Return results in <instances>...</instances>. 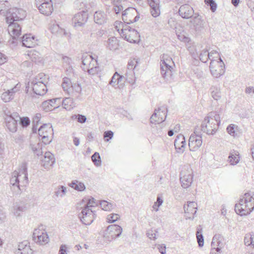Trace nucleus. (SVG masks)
Returning a JSON list of instances; mask_svg holds the SVG:
<instances>
[{"label":"nucleus","instance_id":"e433bc0d","mask_svg":"<svg viewBox=\"0 0 254 254\" xmlns=\"http://www.w3.org/2000/svg\"><path fill=\"white\" fill-rule=\"evenodd\" d=\"M222 237L220 234L215 235L212 239V241L217 243V247L216 248V252L220 253L221 250L223 247V244L222 242Z\"/></svg>","mask_w":254,"mask_h":254},{"label":"nucleus","instance_id":"8fccbe9b","mask_svg":"<svg viewBox=\"0 0 254 254\" xmlns=\"http://www.w3.org/2000/svg\"><path fill=\"white\" fill-rule=\"evenodd\" d=\"M63 60L64 66H67L66 67L67 70L69 71V72H71L72 69L71 65V59L68 57L64 56L63 57Z\"/></svg>","mask_w":254,"mask_h":254},{"label":"nucleus","instance_id":"a878e982","mask_svg":"<svg viewBox=\"0 0 254 254\" xmlns=\"http://www.w3.org/2000/svg\"><path fill=\"white\" fill-rule=\"evenodd\" d=\"M19 41L22 42L23 46L27 48H32L37 44L35 36L30 34L24 35L21 41Z\"/></svg>","mask_w":254,"mask_h":254},{"label":"nucleus","instance_id":"09e8293b","mask_svg":"<svg viewBox=\"0 0 254 254\" xmlns=\"http://www.w3.org/2000/svg\"><path fill=\"white\" fill-rule=\"evenodd\" d=\"M66 189L65 187L61 186L55 191V195L57 197H63L66 192Z\"/></svg>","mask_w":254,"mask_h":254},{"label":"nucleus","instance_id":"a211bd4d","mask_svg":"<svg viewBox=\"0 0 254 254\" xmlns=\"http://www.w3.org/2000/svg\"><path fill=\"white\" fill-rule=\"evenodd\" d=\"M88 18L86 11H82L75 14L72 19V23L75 27H81L85 24Z\"/></svg>","mask_w":254,"mask_h":254},{"label":"nucleus","instance_id":"f3484780","mask_svg":"<svg viewBox=\"0 0 254 254\" xmlns=\"http://www.w3.org/2000/svg\"><path fill=\"white\" fill-rule=\"evenodd\" d=\"M33 239L37 244L41 245L48 243L49 239L47 233L44 231L35 229L33 234Z\"/></svg>","mask_w":254,"mask_h":254},{"label":"nucleus","instance_id":"79ce46f5","mask_svg":"<svg viewBox=\"0 0 254 254\" xmlns=\"http://www.w3.org/2000/svg\"><path fill=\"white\" fill-rule=\"evenodd\" d=\"M239 155L238 152H235L234 154L232 153H230L229 159L231 165H234L238 163L240 160Z\"/></svg>","mask_w":254,"mask_h":254},{"label":"nucleus","instance_id":"49530a36","mask_svg":"<svg viewBox=\"0 0 254 254\" xmlns=\"http://www.w3.org/2000/svg\"><path fill=\"white\" fill-rule=\"evenodd\" d=\"M91 160L94 164L99 167L101 165V159L99 153L97 152H95L91 156Z\"/></svg>","mask_w":254,"mask_h":254},{"label":"nucleus","instance_id":"6ab92c4d","mask_svg":"<svg viewBox=\"0 0 254 254\" xmlns=\"http://www.w3.org/2000/svg\"><path fill=\"white\" fill-rule=\"evenodd\" d=\"M197 203L194 201H189L187 205H184L185 217L186 219L192 220L197 211Z\"/></svg>","mask_w":254,"mask_h":254},{"label":"nucleus","instance_id":"f8f14e48","mask_svg":"<svg viewBox=\"0 0 254 254\" xmlns=\"http://www.w3.org/2000/svg\"><path fill=\"white\" fill-rule=\"evenodd\" d=\"M78 217L83 224L90 225L96 217V211L88 207H83L81 213L78 214Z\"/></svg>","mask_w":254,"mask_h":254},{"label":"nucleus","instance_id":"f03ea898","mask_svg":"<svg viewBox=\"0 0 254 254\" xmlns=\"http://www.w3.org/2000/svg\"><path fill=\"white\" fill-rule=\"evenodd\" d=\"M141 64L140 59L134 58L129 59L127 65L125 76L119 74L116 72L112 77L109 84L115 86L120 83L123 80H126L129 83L133 84L138 76V71Z\"/></svg>","mask_w":254,"mask_h":254},{"label":"nucleus","instance_id":"603ef678","mask_svg":"<svg viewBox=\"0 0 254 254\" xmlns=\"http://www.w3.org/2000/svg\"><path fill=\"white\" fill-rule=\"evenodd\" d=\"M71 118L73 120H77L78 122L81 124L85 123L87 120L86 116L80 114L73 115L71 116Z\"/></svg>","mask_w":254,"mask_h":254},{"label":"nucleus","instance_id":"e2e57ef3","mask_svg":"<svg viewBox=\"0 0 254 254\" xmlns=\"http://www.w3.org/2000/svg\"><path fill=\"white\" fill-rule=\"evenodd\" d=\"M114 135V133L111 130L106 131L104 132V138L106 141H109L112 138Z\"/></svg>","mask_w":254,"mask_h":254},{"label":"nucleus","instance_id":"052dcab7","mask_svg":"<svg viewBox=\"0 0 254 254\" xmlns=\"http://www.w3.org/2000/svg\"><path fill=\"white\" fill-rule=\"evenodd\" d=\"M15 254H32L33 251L28 244L23 250H22L21 252H19V251H17V252H15Z\"/></svg>","mask_w":254,"mask_h":254},{"label":"nucleus","instance_id":"0eeeda50","mask_svg":"<svg viewBox=\"0 0 254 254\" xmlns=\"http://www.w3.org/2000/svg\"><path fill=\"white\" fill-rule=\"evenodd\" d=\"M129 24L120 22L119 23V27H122L121 34L123 37L130 43H136L140 37L139 33L134 28H132Z\"/></svg>","mask_w":254,"mask_h":254},{"label":"nucleus","instance_id":"680f3d73","mask_svg":"<svg viewBox=\"0 0 254 254\" xmlns=\"http://www.w3.org/2000/svg\"><path fill=\"white\" fill-rule=\"evenodd\" d=\"M158 233L157 231L155 229L154 230H149L146 233L147 236L150 239L155 240L156 239V233Z\"/></svg>","mask_w":254,"mask_h":254},{"label":"nucleus","instance_id":"ea45409f","mask_svg":"<svg viewBox=\"0 0 254 254\" xmlns=\"http://www.w3.org/2000/svg\"><path fill=\"white\" fill-rule=\"evenodd\" d=\"M14 213L16 216L20 215V213L25 211L26 207L23 203L16 202L14 205Z\"/></svg>","mask_w":254,"mask_h":254},{"label":"nucleus","instance_id":"7c9ffc66","mask_svg":"<svg viewBox=\"0 0 254 254\" xmlns=\"http://www.w3.org/2000/svg\"><path fill=\"white\" fill-rule=\"evenodd\" d=\"M214 54L217 53L213 51L209 53L207 50H203L199 55V59L202 62L205 63L207 62L208 59H209L210 61L211 60H214L213 58H211L212 55Z\"/></svg>","mask_w":254,"mask_h":254},{"label":"nucleus","instance_id":"412c9836","mask_svg":"<svg viewBox=\"0 0 254 254\" xmlns=\"http://www.w3.org/2000/svg\"><path fill=\"white\" fill-rule=\"evenodd\" d=\"M235 210L238 214L241 216L246 215L250 213V210H248L246 206L244 195L240 199L239 202L235 204Z\"/></svg>","mask_w":254,"mask_h":254},{"label":"nucleus","instance_id":"f704fd0d","mask_svg":"<svg viewBox=\"0 0 254 254\" xmlns=\"http://www.w3.org/2000/svg\"><path fill=\"white\" fill-rule=\"evenodd\" d=\"M62 105L65 110L70 111L75 107V103L71 98H65L62 101Z\"/></svg>","mask_w":254,"mask_h":254},{"label":"nucleus","instance_id":"cd10ccee","mask_svg":"<svg viewBox=\"0 0 254 254\" xmlns=\"http://www.w3.org/2000/svg\"><path fill=\"white\" fill-rule=\"evenodd\" d=\"M40 12L44 15H50L53 11V2L45 3V4L37 6Z\"/></svg>","mask_w":254,"mask_h":254},{"label":"nucleus","instance_id":"a18cd8bd","mask_svg":"<svg viewBox=\"0 0 254 254\" xmlns=\"http://www.w3.org/2000/svg\"><path fill=\"white\" fill-rule=\"evenodd\" d=\"M9 2L7 0L0 1V13L5 15L6 12L9 8Z\"/></svg>","mask_w":254,"mask_h":254},{"label":"nucleus","instance_id":"a19ab883","mask_svg":"<svg viewBox=\"0 0 254 254\" xmlns=\"http://www.w3.org/2000/svg\"><path fill=\"white\" fill-rule=\"evenodd\" d=\"M94 58L91 55L87 53L83 54L82 56V65L81 66H86L87 65H89Z\"/></svg>","mask_w":254,"mask_h":254},{"label":"nucleus","instance_id":"6e6d98bb","mask_svg":"<svg viewBox=\"0 0 254 254\" xmlns=\"http://www.w3.org/2000/svg\"><path fill=\"white\" fill-rule=\"evenodd\" d=\"M54 105L50 103L48 100L44 101L42 104V109L46 112L51 111Z\"/></svg>","mask_w":254,"mask_h":254},{"label":"nucleus","instance_id":"de8ad7c7","mask_svg":"<svg viewBox=\"0 0 254 254\" xmlns=\"http://www.w3.org/2000/svg\"><path fill=\"white\" fill-rule=\"evenodd\" d=\"M83 201H86L87 203L84 205L83 207H88L90 208L92 207L97 205L96 199L92 197L88 198H85L83 200Z\"/></svg>","mask_w":254,"mask_h":254},{"label":"nucleus","instance_id":"473e14b6","mask_svg":"<svg viewBox=\"0 0 254 254\" xmlns=\"http://www.w3.org/2000/svg\"><path fill=\"white\" fill-rule=\"evenodd\" d=\"M244 198L248 210H250L251 213L254 209V198L251 195L250 193L247 192L245 193Z\"/></svg>","mask_w":254,"mask_h":254},{"label":"nucleus","instance_id":"c9c22d12","mask_svg":"<svg viewBox=\"0 0 254 254\" xmlns=\"http://www.w3.org/2000/svg\"><path fill=\"white\" fill-rule=\"evenodd\" d=\"M196 235L198 246L202 247L204 245V239L202 235V228L201 225H199L197 227Z\"/></svg>","mask_w":254,"mask_h":254},{"label":"nucleus","instance_id":"69168bd1","mask_svg":"<svg viewBox=\"0 0 254 254\" xmlns=\"http://www.w3.org/2000/svg\"><path fill=\"white\" fill-rule=\"evenodd\" d=\"M178 38L181 41L185 43L189 42L190 39L189 37L185 36L184 35L178 34L177 35Z\"/></svg>","mask_w":254,"mask_h":254},{"label":"nucleus","instance_id":"0e129e2a","mask_svg":"<svg viewBox=\"0 0 254 254\" xmlns=\"http://www.w3.org/2000/svg\"><path fill=\"white\" fill-rule=\"evenodd\" d=\"M28 244H29V243L26 241L20 243L18 245V248L15 251V252H17V251H19V252H21L22 250H23Z\"/></svg>","mask_w":254,"mask_h":254},{"label":"nucleus","instance_id":"39448f33","mask_svg":"<svg viewBox=\"0 0 254 254\" xmlns=\"http://www.w3.org/2000/svg\"><path fill=\"white\" fill-rule=\"evenodd\" d=\"M167 108L166 106L159 107L158 109L155 110L154 113L150 118V122L152 124L156 125L155 127L157 129V133H159L162 131V123L166 120L167 117Z\"/></svg>","mask_w":254,"mask_h":254},{"label":"nucleus","instance_id":"393cba45","mask_svg":"<svg viewBox=\"0 0 254 254\" xmlns=\"http://www.w3.org/2000/svg\"><path fill=\"white\" fill-rule=\"evenodd\" d=\"M81 68L84 71H87L89 74L94 75L98 74L100 71V67L98 66V62L96 59H94L89 65L86 66H81Z\"/></svg>","mask_w":254,"mask_h":254},{"label":"nucleus","instance_id":"58836bf2","mask_svg":"<svg viewBox=\"0 0 254 254\" xmlns=\"http://www.w3.org/2000/svg\"><path fill=\"white\" fill-rule=\"evenodd\" d=\"M210 91L212 97L214 100H218L221 98V92L218 87L215 86H212L210 88Z\"/></svg>","mask_w":254,"mask_h":254},{"label":"nucleus","instance_id":"4d7b16f0","mask_svg":"<svg viewBox=\"0 0 254 254\" xmlns=\"http://www.w3.org/2000/svg\"><path fill=\"white\" fill-rule=\"evenodd\" d=\"M238 127L234 124L229 125L227 127V131L228 133L232 136L235 137L237 134L235 132V128Z\"/></svg>","mask_w":254,"mask_h":254},{"label":"nucleus","instance_id":"dca6fc26","mask_svg":"<svg viewBox=\"0 0 254 254\" xmlns=\"http://www.w3.org/2000/svg\"><path fill=\"white\" fill-rule=\"evenodd\" d=\"M202 143V136L199 134H196L194 132L190 137L189 140V146L191 151L197 150L201 146Z\"/></svg>","mask_w":254,"mask_h":254},{"label":"nucleus","instance_id":"2f4dec72","mask_svg":"<svg viewBox=\"0 0 254 254\" xmlns=\"http://www.w3.org/2000/svg\"><path fill=\"white\" fill-rule=\"evenodd\" d=\"M119 40L115 37H111L108 40L107 48L111 51L118 49L119 47Z\"/></svg>","mask_w":254,"mask_h":254},{"label":"nucleus","instance_id":"7ed1b4c3","mask_svg":"<svg viewBox=\"0 0 254 254\" xmlns=\"http://www.w3.org/2000/svg\"><path fill=\"white\" fill-rule=\"evenodd\" d=\"M10 184L16 187L19 190L28 184L27 165L26 163L21 164L19 171H15L11 175L10 180Z\"/></svg>","mask_w":254,"mask_h":254},{"label":"nucleus","instance_id":"c03bdc74","mask_svg":"<svg viewBox=\"0 0 254 254\" xmlns=\"http://www.w3.org/2000/svg\"><path fill=\"white\" fill-rule=\"evenodd\" d=\"M100 204L102 209L105 211H110L114 206L113 204L105 200L100 201Z\"/></svg>","mask_w":254,"mask_h":254},{"label":"nucleus","instance_id":"9d476101","mask_svg":"<svg viewBox=\"0 0 254 254\" xmlns=\"http://www.w3.org/2000/svg\"><path fill=\"white\" fill-rule=\"evenodd\" d=\"M163 59L160 63L161 74L167 81L170 82L173 79V68L170 64L173 63V62L171 58L165 59L164 56L163 57Z\"/></svg>","mask_w":254,"mask_h":254},{"label":"nucleus","instance_id":"5701e85b","mask_svg":"<svg viewBox=\"0 0 254 254\" xmlns=\"http://www.w3.org/2000/svg\"><path fill=\"white\" fill-rule=\"evenodd\" d=\"M178 12L183 18L189 19L193 16L194 10L190 5L185 4L180 6Z\"/></svg>","mask_w":254,"mask_h":254},{"label":"nucleus","instance_id":"bf43d9fd","mask_svg":"<svg viewBox=\"0 0 254 254\" xmlns=\"http://www.w3.org/2000/svg\"><path fill=\"white\" fill-rule=\"evenodd\" d=\"M253 239H254V235L247 234L244 238L245 244L247 246H251L253 242Z\"/></svg>","mask_w":254,"mask_h":254},{"label":"nucleus","instance_id":"20e7f679","mask_svg":"<svg viewBox=\"0 0 254 254\" xmlns=\"http://www.w3.org/2000/svg\"><path fill=\"white\" fill-rule=\"evenodd\" d=\"M220 124V117L216 112H210L206 117L201 125V130L208 135H213Z\"/></svg>","mask_w":254,"mask_h":254},{"label":"nucleus","instance_id":"4be33fe9","mask_svg":"<svg viewBox=\"0 0 254 254\" xmlns=\"http://www.w3.org/2000/svg\"><path fill=\"white\" fill-rule=\"evenodd\" d=\"M150 7L152 16L157 17L160 14V0H145Z\"/></svg>","mask_w":254,"mask_h":254},{"label":"nucleus","instance_id":"f257e3e1","mask_svg":"<svg viewBox=\"0 0 254 254\" xmlns=\"http://www.w3.org/2000/svg\"><path fill=\"white\" fill-rule=\"evenodd\" d=\"M26 15V12L25 10L17 7L10 8L6 12V21L8 24L7 30L12 37V40H9V42L13 46L18 43L17 38L21 35V27L15 21L23 20Z\"/></svg>","mask_w":254,"mask_h":254},{"label":"nucleus","instance_id":"ddd939ff","mask_svg":"<svg viewBox=\"0 0 254 254\" xmlns=\"http://www.w3.org/2000/svg\"><path fill=\"white\" fill-rule=\"evenodd\" d=\"M139 18L137 10L134 7H128L122 13V19L124 23H133Z\"/></svg>","mask_w":254,"mask_h":254},{"label":"nucleus","instance_id":"aec40b11","mask_svg":"<svg viewBox=\"0 0 254 254\" xmlns=\"http://www.w3.org/2000/svg\"><path fill=\"white\" fill-rule=\"evenodd\" d=\"M20 84L17 83L14 87L4 92L1 95V100L4 102H9L13 99L15 94L20 90Z\"/></svg>","mask_w":254,"mask_h":254},{"label":"nucleus","instance_id":"4c0bfd02","mask_svg":"<svg viewBox=\"0 0 254 254\" xmlns=\"http://www.w3.org/2000/svg\"><path fill=\"white\" fill-rule=\"evenodd\" d=\"M69 186L74 190L80 191L84 190L86 188L85 186L83 183L78 182L77 180L72 181Z\"/></svg>","mask_w":254,"mask_h":254},{"label":"nucleus","instance_id":"9b49d317","mask_svg":"<svg viewBox=\"0 0 254 254\" xmlns=\"http://www.w3.org/2000/svg\"><path fill=\"white\" fill-rule=\"evenodd\" d=\"M218 60H211L209 68L211 74L215 77L217 78L223 75L225 72V64L218 55Z\"/></svg>","mask_w":254,"mask_h":254},{"label":"nucleus","instance_id":"423d86ee","mask_svg":"<svg viewBox=\"0 0 254 254\" xmlns=\"http://www.w3.org/2000/svg\"><path fill=\"white\" fill-rule=\"evenodd\" d=\"M46 83V75L41 73L31 81L30 85L32 87L35 94L43 96L48 91Z\"/></svg>","mask_w":254,"mask_h":254},{"label":"nucleus","instance_id":"864d4df0","mask_svg":"<svg viewBox=\"0 0 254 254\" xmlns=\"http://www.w3.org/2000/svg\"><path fill=\"white\" fill-rule=\"evenodd\" d=\"M18 122H19V124L23 127H26L30 125V120L29 118L27 117L22 118L20 117V119Z\"/></svg>","mask_w":254,"mask_h":254},{"label":"nucleus","instance_id":"3c124183","mask_svg":"<svg viewBox=\"0 0 254 254\" xmlns=\"http://www.w3.org/2000/svg\"><path fill=\"white\" fill-rule=\"evenodd\" d=\"M120 218V216L119 214L116 213H112L109 214L107 216V220L108 223H114L117 221Z\"/></svg>","mask_w":254,"mask_h":254},{"label":"nucleus","instance_id":"4468645a","mask_svg":"<svg viewBox=\"0 0 254 254\" xmlns=\"http://www.w3.org/2000/svg\"><path fill=\"white\" fill-rule=\"evenodd\" d=\"M180 180L182 187L184 189L189 188L193 181V175L191 169L182 171L180 173Z\"/></svg>","mask_w":254,"mask_h":254},{"label":"nucleus","instance_id":"13d9d810","mask_svg":"<svg viewBox=\"0 0 254 254\" xmlns=\"http://www.w3.org/2000/svg\"><path fill=\"white\" fill-rule=\"evenodd\" d=\"M82 88L80 84L77 82L73 83L71 87V92H75L76 93L80 94L81 92Z\"/></svg>","mask_w":254,"mask_h":254},{"label":"nucleus","instance_id":"c756f323","mask_svg":"<svg viewBox=\"0 0 254 254\" xmlns=\"http://www.w3.org/2000/svg\"><path fill=\"white\" fill-rule=\"evenodd\" d=\"M50 30L52 33L59 36H65L67 34L65 29L61 28L58 24L55 23L51 25Z\"/></svg>","mask_w":254,"mask_h":254},{"label":"nucleus","instance_id":"b1692460","mask_svg":"<svg viewBox=\"0 0 254 254\" xmlns=\"http://www.w3.org/2000/svg\"><path fill=\"white\" fill-rule=\"evenodd\" d=\"M186 145L185 136L180 134L177 135L175 141L174 145L177 152L179 153H183Z\"/></svg>","mask_w":254,"mask_h":254},{"label":"nucleus","instance_id":"6e6552de","mask_svg":"<svg viewBox=\"0 0 254 254\" xmlns=\"http://www.w3.org/2000/svg\"><path fill=\"white\" fill-rule=\"evenodd\" d=\"M4 118L5 126L7 129L11 132H15L17 129V123L20 119V117L16 112L10 113V112H5Z\"/></svg>","mask_w":254,"mask_h":254},{"label":"nucleus","instance_id":"bb28decb","mask_svg":"<svg viewBox=\"0 0 254 254\" xmlns=\"http://www.w3.org/2000/svg\"><path fill=\"white\" fill-rule=\"evenodd\" d=\"M42 165L46 169L50 168L55 163L54 155L50 152L45 153L44 158L41 160Z\"/></svg>","mask_w":254,"mask_h":254},{"label":"nucleus","instance_id":"c85d7f7f","mask_svg":"<svg viewBox=\"0 0 254 254\" xmlns=\"http://www.w3.org/2000/svg\"><path fill=\"white\" fill-rule=\"evenodd\" d=\"M94 19L96 23L102 25L106 22L107 15L103 11H98L94 14Z\"/></svg>","mask_w":254,"mask_h":254},{"label":"nucleus","instance_id":"338daca9","mask_svg":"<svg viewBox=\"0 0 254 254\" xmlns=\"http://www.w3.org/2000/svg\"><path fill=\"white\" fill-rule=\"evenodd\" d=\"M41 115L40 114H37L33 118L32 124L38 125L41 119Z\"/></svg>","mask_w":254,"mask_h":254},{"label":"nucleus","instance_id":"1a4fd4ad","mask_svg":"<svg viewBox=\"0 0 254 254\" xmlns=\"http://www.w3.org/2000/svg\"><path fill=\"white\" fill-rule=\"evenodd\" d=\"M38 131L41 139L45 145L49 144L52 142L54 130L51 124H43L38 128Z\"/></svg>","mask_w":254,"mask_h":254},{"label":"nucleus","instance_id":"5fc2aeb1","mask_svg":"<svg viewBox=\"0 0 254 254\" xmlns=\"http://www.w3.org/2000/svg\"><path fill=\"white\" fill-rule=\"evenodd\" d=\"M206 5L210 7V9L212 12H215L217 8V4L213 0H204Z\"/></svg>","mask_w":254,"mask_h":254},{"label":"nucleus","instance_id":"774afa93","mask_svg":"<svg viewBox=\"0 0 254 254\" xmlns=\"http://www.w3.org/2000/svg\"><path fill=\"white\" fill-rule=\"evenodd\" d=\"M58 254H67V247L65 245H62L60 246Z\"/></svg>","mask_w":254,"mask_h":254},{"label":"nucleus","instance_id":"37998d69","mask_svg":"<svg viewBox=\"0 0 254 254\" xmlns=\"http://www.w3.org/2000/svg\"><path fill=\"white\" fill-rule=\"evenodd\" d=\"M31 148L34 154L37 156H40L43 153L42 150V144L40 143L36 144H31Z\"/></svg>","mask_w":254,"mask_h":254},{"label":"nucleus","instance_id":"72a5a7b5","mask_svg":"<svg viewBox=\"0 0 254 254\" xmlns=\"http://www.w3.org/2000/svg\"><path fill=\"white\" fill-rule=\"evenodd\" d=\"M72 85L73 83L71 82L70 79L66 77L63 78L62 86L64 91L68 94H70L71 93Z\"/></svg>","mask_w":254,"mask_h":254},{"label":"nucleus","instance_id":"2eb2a0df","mask_svg":"<svg viewBox=\"0 0 254 254\" xmlns=\"http://www.w3.org/2000/svg\"><path fill=\"white\" fill-rule=\"evenodd\" d=\"M123 231L122 228L116 224L109 225L105 232V236L108 238L109 241L120 236Z\"/></svg>","mask_w":254,"mask_h":254}]
</instances>
